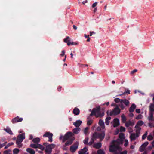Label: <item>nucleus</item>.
<instances>
[{
  "label": "nucleus",
  "instance_id": "nucleus-1",
  "mask_svg": "<svg viewBox=\"0 0 154 154\" xmlns=\"http://www.w3.org/2000/svg\"><path fill=\"white\" fill-rule=\"evenodd\" d=\"M124 139V134L123 133H120L119 134V139L116 140L114 141L111 143L110 146L109 150L110 152H114L117 149L120 150L122 148L119 145L123 143V141Z\"/></svg>",
  "mask_w": 154,
  "mask_h": 154
},
{
  "label": "nucleus",
  "instance_id": "nucleus-2",
  "mask_svg": "<svg viewBox=\"0 0 154 154\" xmlns=\"http://www.w3.org/2000/svg\"><path fill=\"white\" fill-rule=\"evenodd\" d=\"M105 135L104 132L102 133L101 134L97 133H95L91 137V140L88 143V138L85 139L83 141V143L85 144H88L89 145H91L94 143V141L98 138L102 140L104 137Z\"/></svg>",
  "mask_w": 154,
  "mask_h": 154
},
{
  "label": "nucleus",
  "instance_id": "nucleus-3",
  "mask_svg": "<svg viewBox=\"0 0 154 154\" xmlns=\"http://www.w3.org/2000/svg\"><path fill=\"white\" fill-rule=\"evenodd\" d=\"M100 106H97L96 109H94L91 114V116L95 115L96 117H99L104 115V113H103L102 115L100 113Z\"/></svg>",
  "mask_w": 154,
  "mask_h": 154
},
{
  "label": "nucleus",
  "instance_id": "nucleus-4",
  "mask_svg": "<svg viewBox=\"0 0 154 154\" xmlns=\"http://www.w3.org/2000/svg\"><path fill=\"white\" fill-rule=\"evenodd\" d=\"M18 137V139L16 141V143L17 144L19 147H21L22 146V144L21 143L22 142L23 140L25 138V134L23 133L19 134Z\"/></svg>",
  "mask_w": 154,
  "mask_h": 154
},
{
  "label": "nucleus",
  "instance_id": "nucleus-5",
  "mask_svg": "<svg viewBox=\"0 0 154 154\" xmlns=\"http://www.w3.org/2000/svg\"><path fill=\"white\" fill-rule=\"evenodd\" d=\"M72 133L70 132H68L63 137L61 135L60 137V139L62 140L63 142H64L66 140L69 139L72 136Z\"/></svg>",
  "mask_w": 154,
  "mask_h": 154
},
{
  "label": "nucleus",
  "instance_id": "nucleus-6",
  "mask_svg": "<svg viewBox=\"0 0 154 154\" xmlns=\"http://www.w3.org/2000/svg\"><path fill=\"white\" fill-rule=\"evenodd\" d=\"M120 110L117 106L112 111H111L110 110H108L107 113L108 115H117L120 113Z\"/></svg>",
  "mask_w": 154,
  "mask_h": 154
},
{
  "label": "nucleus",
  "instance_id": "nucleus-7",
  "mask_svg": "<svg viewBox=\"0 0 154 154\" xmlns=\"http://www.w3.org/2000/svg\"><path fill=\"white\" fill-rule=\"evenodd\" d=\"M150 113L148 119L149 120H151L152 119L153 116V112L154 111V103L151 104L149 106Z\"/></svg>",
  "mask_w": 154,
  "mask_h": 154
},
{
  "label": "nucleus",
  "instance_id": "nucleus-8",
  "mask_svg": "<svg viewBox=\"0 0 154 154\" xmlns=\"http://www.w3.org/2000/svg\"><path fill=\"white\" fill-rule=\"evenodd\" d=\"M64 42L66 43L67 45L69 46L71 45H77V43L76 42H71L70 38L68 36L66 38L64 39Z\"/></svg>",
  "mask_w": 154,
  "mask_h": 154
},
{
  "label": "nucleus",
  "instance_id": "nucleus-9",
  "mask_svg": "<svg viewBox=\"0 0 154 154\" xmlns=\"http://www.w3.org/2000/svg\"><path fill=\"white\" fill-rule=\"evenodd\" d=\"M54 144H51L46 146L45 151L47 153H50L52 151V149L54 147Z\"/></svg>",
  "mask_w": 154,
  "mask_h": 154
},
{
  "label": "nucleus",
  "instance_id": "nucleus-10",
  "mask_svg": "<svg viewBox=\"0 0 154 154\" xmlns=\"http://www.w3.org/2000/svg\"><path fill=\"white\" fill-rule=\"evenodd\" d=\"M53 136V134L50 132H46L43 135V137H48L49 138L48 141L50 142H52V137Z\"/></svg>",
  "mask_w": 154,
  "mask_h": 154
},
{
  "label": "nucleus",
  "instance_id": "nucleus-11",
  "mask_svg": "<svg viewBox=\"0 0 154 154\" xmlns=\"http://www.w3.org/2000/svg\"><path fill=\"white\" fill-rule=\"evenodd\" d=\"M78 143L77 142L74 145L71 146L70 150L71 152H74L76 151L78 148Z\"/></svg>",
  "mask_w": 154,
  "mask_h": 154
},
{
  "label": "nucleus",
  "instance_id": "nucleus-12",
  "mask_svg": "<svg viewBox=\"0 0 154 154\" xmlns=\"http://www.w3.org/2000/svg\"><path fill=\"white\" fill-rule=\"evenodd\" d=\"M149 144L148 142H146L142 144L141 146L140 147L139 150L141 152H143L145 149L146 147Z\"/></svg>",
  "mask_w": 154,
  "mask_h": 154
},
{
  "label": "nucleus",
  "instance_id": "nucleus-13",
  "mask_svg": "<svg viewBox=\"0 0 154 154\" xmlns=\"http://www.w3.org/2000/svg\"><path fill=\"white\" fill-rule=\"evenodd\" d=\"M23 119L22 118H19L18 116H17L13 119L12 122L13 123H15L17 122H21L22 121Z\"/></svg>",
  "mask_w": 154,
  "mask_h": 154
},
{
  "label": "nucleus",
  "instance_id": "nucleus-14",
  "mask_svg": "<svg viewBox=\"0 0 154 154\" xmlns=\"http://www.w3.org/2000/svg\"><path fill=\"white\" fill-rule=\"evenodd\" d=\"M139 136V135L136 134H131L130 137L131 140L132 141V140H135Z\"/></svg>",
  "mask_w": 154,
  "mask_h": 154
},
{
  "label": "nucleus",
  "instance_id": "nucleus-15",
  "mask_svg": "<svg viewBox=\"0 0 154 154\" xmlns=\"http://www.w3.org/2000/svg\"><path fill=\"white\" fill-rule=\"evenodd\" d=\"M119 125V121L118 119H114L113 121V126L116 127Z\"/></svg>",
  "mask_w": 154,
  "mask_h": 154
},
{
  "label": "nucleus",
  "instance_id": "nucleus-16",
  "mask_svg": "<svg viewBox=\"0 0 154 154\" xmlns=\"http://www.w3.org/2000/svg\"><path fill=\"white\" fill-rule=\"evenodd\" d=\"M87 148L85 147L79 152V154H88L87 153Z\"/></svg>",
  "mask_w": 154,
  "mask_h": 154
},
{
  "label": "nucleus",
  "instance_id": "nucleus-17",
  "mask_svg": "<svg viewBox=\"0 0 154 154\" xmlns=\"http://www.w3.org/2000/svg\"><path fill=\"white\" fill-rule=\"evenodd\" d=\"M134 125V122L130 121H129L126 122L125 123V126L126 127H128L130 126H132Z\"/></svg>",
  "mask_w": 154,
  "mask_h": 154
},
{
  "label": "nucleus",
  "instance_id": "nucleus-18",
  "mask_svg": "<svg viewBox=\"0 0 154 154\" xmlns=\"http://www.w3.org/2000/svg\"><path fill=\"white\" fill-rule=\"evenodd\" d=\"M82 121L79 120H77L75 122L73 123V124L76 127L79 126L81 124Z\"/></svg>",
  "mask_w": 154,
  "mask_h": 154
},
{
  "label": "nucleus",
  "instance_id": "nucleus-19",
  "mask_svg": "<svg viewBox=\"0 0 154 154\" xmlns=\"http://www.w3.org/2000/svg\"><path fill=\"white\" fill-rule=\"evenodd\" d=\"M93 147L97 149H99L101 147V144L100 143H94L93 146Z\"/></svg>",
  "mask_w": 154,
  "mask_h": 154
},
{
  "label": "nucleus",
  "instance_id": "nucleus-20",
  "mask_svg": "<svg viewBox=\"0 0 154 154\" xmlns=\"http://www.w3.org/2000/svg\"><path fill=\"white\" fill-rule=\"evenodd\" d=\"M144 124V122L142 121H139L137 123L135 126L136 127H140Z\"/></svg>",
  "mask_w": 154,
  "mask_h": 154
},
{
  "label": "nucleus",
  "instance_id": "nucleus-21",
  "mask_svg": "<svg viewBox=\"0 0 154 154\" xmlns=\"http://www.w3.org/2000/svg\"><path fill=\"white\" fill-rule=\"evenodd\" d=\"M135 132L136 133V134L137 135H139L140 134V131L141 130V128L140 127H136V126H135Z\"/></svg>",
  "mask_w": 154,
  "mask_h": 154
},
{
  "label": "nucleus",
  "instance_id": "nucleus-22",
  "mask_svg": "<svg viewBox=\"0 0 154 154\" xmlns=\"http://www.w3.org/2000/svg\"><path fill=\"white\" fill-rule=\"evenodd\" d=\"M136 108V105L134 103L133 104L129 109V111L130 112H133Z\"/></svg>",
  "mask_w": 154,
  "mask_h": 154
},
{
  "label": "nucleus",
  "instance_id": "nucleus-23",
  "mask_svg": "<svg viewBox=\"0 0 154 154\" xmlns=\"http://www.w3.org/2000/svg\"><path fill=\"white\" fill-rule=\"evenodd\" d=\"M99 124L102 129H104L105 128L104 123L103 121L101 120H100L99 122Z\"/></svg>",
  "mask_w": 154,
  "mask_h": 154
},
{
  "label": "nucleus",
  "instance_id": "nucleus-24",
  "mask_svg": "<svg viewBox=\"0 0 154 154\" xmlns=\"http://www.w3.org/2000/svg\"><path fill=\"white\" fill-rule=\"evenodd\" d=\"M121 103L122 104L124 103L126 106H127L129 104V102L128 100L126 99H125L124 100H121Z\"/></svg>",
  "mask_w": 154,
  "mask_h": 154
},
{
  "label": "nucleus",
  "instance_id": "nucleus-25",
  "mask_svg": "<svg viewBox=\"0 0 154 154\" xmlns=\"http://www.w3.org/2000/svg\"><path fill=\"white\" fill-rule=\"evenodd\" d=\"M26 151L27 152L30 153V154H35V151L33 149L30 148H27L26 149Z\"/></svg>",
  "mask_w": 154,
  "mask_h": 154
},
{
  "label": "nucleus",
  "instance_id": "nucleus-26",
  "mask_svg": "<svg viewBox=\"0 0 154 154\" xmlns=\"http://www.w3.org/2000/svg\"><path fill=\"white\" fill-rule=\"evenodd\" d=\"M122 149L120 150H117L114 151L113 152H117L118 153V154H127V151L126 150H125L123 152H120L122 150Z\"/></svg>",
  "mask_w": 154,
  "mask_h": 154
},
{
  "label": "nucleus",
  "instance_id": "nucleus-27",
  "mask_svg": "<svg viewBox=\"0 0 154 154\" xmlns=\"http://www.w3.org/2000/svg\"><path fill=\"white\" fill-rule=\"evenodd\" d=\"M80 112L79 110V109L77 108L73 110V112L74 114L76 115H78Z\"/></svg>",
  "mask_w": 154,
  "mask_h": 154
},
{
  "label": "nucleus",
  "instance_id": "nucleus-28",
  "mask_svg": "<svg viewBox=\"0 0 154 154\" xmlns=\"http://www.w3.org/2000/svg\"><path fill=\"white\" fill-rule=\"evenodd\" d=\"M111 118L110 117H107L106 119L105 123L106 124L108 125L109 123V121L111 119Z\"/></svg>",
  "mask_w": 154,
  "mask_h": 154
},
{
  "label": "nucleus",
  "instance_id": "nucleus-29",
  "mask_svg": "<svg viewBox=\"0 0 154 154\" xmlns=\"http://www.w3.org/2000/svg\"><path fill=\"white\" fill-rule=\"evenodd\" d=\"M4 130L7 133L11 134H13V133L11 130L9 128H7Z\"/></svg>",
  "mask_w": 154,
  "mask_h": 154
},
{
  "label": "nucleus",
  "instance_id": "nucleus-30",
  "mask_svg": "<svg viewBox=\"0 0 154 154\" xmlns=\"http://www.w3.org/2000/svg\"><path fill=\"white\" fill-rule=\"evenodd\" d=\"M80 131L79 128H75L73 130L74 133L75 134H78Z\"/></svg>",
  "mask_w": 154,
  "mask_h": 154
},
{
  "label": "nucleus",
  "instance_id": "nucleus-31",
  "mask_svg": "<svg viewBox=\"0 0 154 154\" xmlns=\"http://www.w3.org/2000/svg\"><path fill=\"white\" fill-rule=\"evenodd\" d=\"M33 142L34 143H37L40 142V139L39 138H36L33 140Z\"/></svg>",
  "mask_w": 154,
  "mask_h": 154
},
{
  "label": "nucleus",
  "instance_id": "nucleus-32",
  "mask_svg": "<svg viewBox=\"0 0 154 154\" xmlns=\"http://www.w3.org/2000/svg\"><path fill=\"white\" fill-rule=\"evenodd\" d=\"M19 152V150L17 148L14 149L13 150V154H17Z\"/></svg>",
  "mask_w": 154,
  "mask_h": 154
},
{
  "label": "nucleus",
  "instance_id": "nucleus-33",
  "mask_svg": "<svg viewBox=\"0 0 154 154\" xmlns=\"http://www.w3.org/2000/svg\"><path fill=\"white\" fill-rule=\"evenodd\" d=\"M121 118L122 122H125L126 121V119L124 114H122L121 115Z\"/></svg>",
  "mask_w": 154,
  "mask_h": 154
},
{
  "label": "nucleus",
  "instance_id": "nucleus-34",
  "mask_svg": "<svg viewBox=\"0 0 154 154\" xmlns=\"http://www.w3.org/2000/svg\"><path fill=\"white\" fill-rule=\"evenodd\" d=\"M74 140V139H73L72 140H69L67 142H66L65 143V145L66 146H68L69 145L71 144L72 142V141L73 140Z\"/></svg>",
  "mask_w": 154,
  "mask_h": 154
},
{
  "label": "nucleus",
  "instance_id": "nucleus-35",
  "mask_svg": "<svg viewBox=\"0 0 154 154\" xmlns=\"http://www.w3.org/2000/svg\"><path fill=\"white\" fill-rule=\"evenodd\" d=\"M143 117V116L141 114H139L135 117V119L137 120L141 119Z\"/></svg>",
  "mask_w": 154,
  "mask_h": 154
},
{
  "label": "nucleus",
  "instance_id": "nucleus-36",
  "mask_svg": "<svg viewBox=\"0 0 154 154\" xmlns=\"http://www.w3.org/2000/svg\"><path fill=\"white\" fill-rule=\"evenodd\" d=\"M88 130L89 128L88 127L86 128L84 130V133L85 135H87L88 134Z\"/></svg>",
  "mask_w": 154,
  "mask_h": 154
},
{
  "label": "nucleus",
  "instance_id": "nucleus-37",
  "mask_svg": "<svg viewBox=\"0 0 154 154\" xmlns=\"http://www.w3.org/2000/svg\"><path fill=\"white\" fill-rule=\"evenodd\" d=\"M11 151L10 150L5 151L4 152V154H11Z\"/></svg>",
  "mask_w": 154,
  "mask_h": 154
},
{
  "label": "nucleus",
  "instance_id": "nucleus-38",
  "mask_svg": "<svg viewBox=\"0 0 154 154\" xmlns=\"http://www.w3.org/2000/svg\"><path fill=\"white\" fill-rule=\"evenodd\" d=\"M98 154H105L103 150L102 149L99 150L97 151Z\"/></svg>",
  "mask_w": 154,
  "mask_h": 154
},
{
  "label": "nucleus",
  "instance_id": "nucleus-39",
  "mask_svg": "<svg viewBox=\"0 0 154 154\" xmlns=\"http://www.w3.org/2000/svg\"><path fill=\"white\" fill-rule=\"evenodd\" d=\"M38 144H32L30 145V147L34 148H38Z\"/></svg>",
  "mask_w": 154,
  "mask_h": 154
},
{
  "label": "nucleus",
  "instance_id": "nucleus-40",
  "mask_svg": "<svg viewBox=\"0 0 154 154\" xmlns=\"http://www.w3.org/2000/svg\"><path fill=\"white\" fill-rule=\"evenodd\" d=\"M153 138V137L151 135H149L147 137V140L149 141L152 140Z\"/></svg>",
  "mask_w": 154,
  "mask_h": 154
},
{
  "label": "nucleus",
  "instance_id": "nucleus-41",
  "mask_svg": "<svg viewBox=\"0 0 154 154\" xmlns=\"http://www.w3.org/2000/svg\"><path fill=\"white\" fill-rule=\"evenodd\" d=\"M147 135V132L146 131L145 133L142 136V139L143 140L145 139Z\"/></svg>",
  "mask_w": 154,
  "mask_h": 154
},
{
  "label": "nucleus",
  "instance_id": "nucleus-42",
  "mask_svg": "<svg viewBox=\"0 0 154 154\" xmlns=\"http://www.w3.org/2000/svg\"><path fill=\"white\" fill-rule=\"evenodd\" d=\"M125 143L124 144V145L126 147L128 145V140L125 139L124 140Z\"/></svg>",
  "mask_w": 154,
  "mask_h": 154
},
{
  "label": "nucleus",
  "instance_id": "nucleus-43",
  "mask_svg": "<svg viewBox=\"0 0 154 154\" xmlns=\"http://www.w3.org/2000/svg\"><path fill=\"white\" fill-rule=\"evenodd\" d=\"M122 100V99H119V98H115L114 99V101L116 102V103H118V102H120L121 103V100Z\"/></svg>",
  "mask_w": 154,
  "mask_h": 154
},
{
  "label": "nucleus",
  "instance_id": "nucleus-44",
  "mask_svg": "<svg viewBox=\"0 0 154 154\" xmlns=\"http://www.w3.org/2000/svg\"><path fill=\"white\" fill-rule=\"evenodd\" d=\"M120 130L121 132H124L125 131V128L124 127L121 126L120 127Z\"/></svg>",
  "mask_w": 154,
  "mask_h": 154
},
{
  "label": "nucleus",
  "instance_id": "nucleus-45",
  "mask_svg": "<svg viewBox=\"0 0 154 154\" xmlns=\"http://www.w3.org/2000/svg\"><path fill=\"white\" fill-rule=\"evenodd\" d=\"M38 148H39L41 149L42 150H43L44 149V147L42 145L38 144Z\"/></svg>",
  "mask_w": 154,
  "mask_h": 154
},
{
  "label": "nucleus",
  "instance_id": "nucleus-46",
  "mask_svg": "<svg viewBox=\"0 0 154 154\" xmlns=\"http://www.w3.org/2000/svg\"><path fill=\"white\" fill-rule=\"evenodd\" d=\"M92 123V121L91 120H89L87 122V125H91Z\"/></svg>",
  "mask_w": 154,
  "mask_h": 154
},
{
  "label": "nucleus",
  "instance_id": "nucleus-47",
  "mask_svg": "<svg viewBox=\"0 0 154 154\" xmlns=\"http://www.w3.org/2000/svg\"><path fill=\"white\" fill-rule=\"evenodd\" d=\"M125 93L130 94V91L128 90L125 91V92L123 93L122 94H124Z\"/></svg>",
  "mask_w": 154,
  "mask_h": 154
},
{
  "label": "nucleus",
  "instance_id": "nucleus-48",
  "mask_svg": "<svg viewBox=\"0 0 154 154\" xmlns=\"http://www.w3.org/2000/svg\"><path fill=\"white\" fill-rule=\"evenodd\" d=\"M97 2H95V3H94L92 5V7L93 8L95 7H96V5H97Z\"/></svg>",
  "mask_w": 154,
  "mask_h": 154
},
{
  "label": "nucleus",
  "instance_id": "nucleus-49",
  "mask_svg": "<svg viewBox=\"0 0 154 154\" xmlns=\"http://www.w3.org/2000/svg\"><path fill=\"white\" fill-rule=\"evenodd\" d=\"M65 53V51L63 50L62 51V54H60V55L62 56H63L64 55Z\"/></svg>",
  "mask_w": 154,
  "mask_h": 154
},
{
  "label": "nucleus",
  "instance_id": "nucleus-50",
  "mask_svg": "<svg viewBox=\"0 0 154 154\" xmlns=\"http://www.w3.org/2000/svg\"><path fill=\"white\" fill-rule=\"evenodd\" d=\"M119 106L122 109H123L125 107L123 105L122 103H120V104L119 105Z\"/></svg>",
  "mask_w": 154,
  "mask_h": 154
},
{
  "label": "nucleus",
  "instance_id": "nucleus-51",
  "mask_svg": "<svg viewBox=\"0 0 154 154\" xmlns=\"http://www.w3.org/2000/svg\"><path fill=\"white\" fill-rule=\"evenodd\" d=\"M137 69H134L133 70V71H132L131 72V74H133L134 73L137 72Z\"/></svg>",
  "mask_w": 154,
  "mask_h": 154
},
{
  "label": "nucleus",
  "instance_id": "nucleus-52",
  "mask_svg": "<svg viewBox=\"0 0 154 154\" xmlns=\"http://www.w3.org/2000/svg\"><path fill=\"white\" fill-rule=\"evenodd\" d=\"M136 111L137 113H139L140 112V109H137Z\"/></svg>",
  "mask_w": 154,
  "mask_h": 154
},
{
  "label": "nucleus",
  "instance_id": "nucleus-53",
  "mask_svg": "<svg viewBox=\"0 0 154 154\" xmlns=\"http://www.w3.org/2000/svg\"><path fill=\"white\" fill-rule=\"evenodd\" d=\"M14 144V143H13V142H11V143H9L8 144V146L9 147L11 145H13V144Z\"/></svg>",
  "mask_w": 154,
  "mask_h": 154
},
{
  "label": "nucleus",
  "instance_id": "nucleus-54",
  "mask_svg": "<svg viewBox=\"0 0 154 154\" xmlns=\"http://www.w3.org/2000/svg\"><path fill=\"white\" fill-rule=\"evenodd\" d=\"M93 34H95V33L94 32H90V36H91Z\"/></svg>",
  "mask_w": 154,
  "mask_h": 154
},
{
  "label": "nucleus",
  "instance_id": "nucleus-55",
  "mask_svg": "<svg viewBox=\"0 0 154 154\" xmlns=\"http://www.w3.org/2000/svg\"><path fill=\"white\" fill-rule=\"evenodd\" d=\"M119 132V130L118 129H116V131H115V134H117Z\"/></svg>",
  "mask_w": 154,
  "mask_h": 154
},
{
  "label": "nucleus",
  "instance_id": "nucleus-56",
  "mask_svg": "<svg viewBox=\"0 0 154 154\" xmlns=\"http://www.w3.org/2000/svg\"><path fill=\"white\" fill-rule=\"evenodd\" d=\"M109 104V102H106L104 104H103V105H106L107 106H108Z\"/></svg>",
  "mask_w": 154,
  "mask_h": 154
},
{
  "label": "nucleus",
  "instance_id": "nucleus-57",
  "mask_svg": "<svg viewBox=\"0 0 154 154\" xmlns=\"http://www.w3.org/2000/svg\"><path fill=\"white\" fill-rule=\"evenodd\" d=\"M151 144L152 147H154V140L152 142Z\"/></svg>",
  "mask_w": 154,
  "mask_h": 154
},
{
  "label": "nucleus",
  "instance_id": "nucleus-58",
  "mask_svg": "<svg viewBox=\"0 0 154 154\" xmlns=\"http://www.w3.org/2000/svg\"><path fill=\"white\" fill-rule=\"evenodd\" d=\"M87 2V0H86L85 1H83L82 2V3L83 4H85V3H86Z\"/></svg>",
  "mask_w": 154,
  "mask_h": 154
},
{
  "label": "nucleus",
  "instance_id": "nucleus-59",
  "mask_svg": "<svg viewBox=\"0 0 154 154\" xmlns=\"http://www.w3.org/2000/svg\"><path fill=\"white\" fill-rule=\"evenodd\" d=\"M134 148V145H131L130 146V148L132 149H133Z\"/></svg>",
  "mask_w": 154,
  "mask_h": 154
},
{
  "label": "nucleus",
  "instance_id": "nucleus-60",
  "mask_svg": "<svg viewBox=\"0 0 154 154\" xmlns=\"http://www.w3.org/2000/svg\"><path fill=\"white\" fill-rule=\"evenodd\" d=\"M73 27L74 29L75 30H76V29H77V27L76 26H75V25H73Z\"/></svg>",
  "mask_w": 154,
  "mask_h": 154
},
{
  "label": "nucleus",
  "instance_id": "nucleus-61",
  "mask_svg": "<svg viewBox=\"0 0 154 154\" xmlns=\"http://www.w3.org/2000/svg\"><path fill=\"white\" fill-rule=\"evenodd\" d=\"M84 36L86 38H89V35H87L86 34L84 35Z\"/></svg>",
  "mask_w": 154,
  "mask_h": 154
},
{
  "label": "nucleus",
  "instance_id": "nucleus-62",
  "mask_svg": "<svg viewBox=\"0 0 154 154\" xmlns=\"http://www.w3.org/2000/svg\"><path fill=\"white\" fill-rule=\"evenodd\" d=\"M116 106V104L115 103H112L111 104V106Z\"/></svg>",
  "mask_w": 154,
  "mask_h": 154
},
{
  "label": "nucleus",
  "instance_id": "nucleus-63",
  "mask_svg": "<svg viewBox=\"0 0 154 154\" xmlns=\"http://www.w3.org/2000/svg\"><path fill=\"white\" fill-rule=\"evenodd\" d=\"M148 148L149 149L151 150V149H152V146H148Z\"/></svg>",
  "mask_w": 154,
  "mask_h": 154
},
{
  "label": "nucleus",
  "instance_id": "nucleus-64",
  "mask_svg": "<svg viewBox=\"0 0 154 154\" xmlns=\"http://www.w3.org/2000/svg\"><path fill=\"white\" fill-rule=\"evenodd\" d=\"M32 138H33V136L32 135H31L30 136V137L29 139H32Z\"/></svg>",
  "mask_w": 154,
  "mask_h": 154
}]
</instances>
